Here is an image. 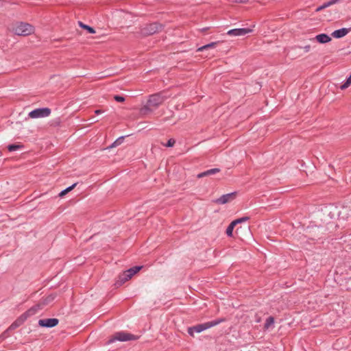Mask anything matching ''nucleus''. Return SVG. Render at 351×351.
Segmentation results:
<instances>
[{"mask_svg":"<svg viewBox=\"0 0 351 351\" xmlns=\"http://www.w3.org/2000/svg\"><path fill=\"white\" fill-rule=\"evenodd\" d=\"M167 96L163 92H160L150 95L147 104L141 108V114L145 115L151 112L152 111V108H158L165 101V99H167Z\"/></svg>","mask_w":351,"mask_h":351,"instance_id":"nucleus-1","label":"nucleus"},{"mask_svg":"<svg viewBox=\"0 0 351 351\" xmlns=\"http://www.w3.org/2000/svg\"><path fill=\"white\" fill-rule=\"evenodd\" d=\"M142 266H135L131 267L126 271H123L122 274H119L118 276V279L114 283V286L116 287H119L122 286L125 282L129 280L132 277L138 272L141 269Z\"/></svg>","mask_w":351,"mask_h":351,"instance_id":"nucleus-2","label":"nucleus"},{"mask_svg":"<svg viewBox=\"0 0 351 351\" xmlns=\"http://www.w3.org/2000/svg\"><path fill=\"white\" fill-rule=\"evenodd\" d=\"M223 319H218L211 322H208L206 323L195 325L192 327H189L188 328V333L191 336H193L195 333H199L205 330H207L211 327L218 325L219 324L223 322Z\"/></svg>","mask_w":351,"mask_h":351,"instance_id":"nucleus-3","label":"nucleus"},{"mask_svg":"<svg viewBox=\"0 0 351 351\" xmlns=\"http://www.w3.org/2000/svg\"><path fill=\"white\" fill-rule=\"evenodd\" d=\"M138 337L125 331L115 332L108 340V343H114L116 341H128L138 339Z\"/></svg>","mask_w":351,"mask_h":351,"instance_id":"nucleus-4","label":"nucleus"},{"mask_svg":"<svg viewBox=\"0 0 351 351\" xmlns=\"http://www.w3.org/2000/svg\"><path fill=\"white\" fill-rule=\"evenodd\" d=\"M13 31L16 35L26 36L32 34L34 28L29 23L21 22L14 27Z\"/></svg>","mask_w":351,"mask_h":351,"instance_id":"nucleus-5","label":"nucleus"},{"mask_svg":"<svg viewBox=\"0 0 351 351\" xmlns=\"http://www.w3.org/2000/svg\"><path fill=\"white\" fill-rule=\"evenodd\" d=\"M36 312L37 306L32 307L28 311L22 314L16 321H14L10 326V329H15L18 328L24 323L28 317L36 314Z\"/></svg>","mask_w":351,"mask_h":351,"instance_id":"nucleus-6","label":"nucleus"},{"mask_svg":"<svg viewBox=\"0 0 351 351\" xmlns=\"http://www.w3.org/2000/svg\"><path fill=\"white\" fill-rule=\"evenodd\" d=\"M51 109L49 108H36L29 113V117L32 119L43 118L49 116Z\"/></svg>","mask_w":351,"mask_h":351,"instance_id":"nucleus-7","label":"nucleus"},{"mask_svg":"<svg viewBox=\"0 0 351 351\" xmlns=\"http://www.w3.org/2000/svg\"><path fill=\"white\" fill-rule=\"evenodd\" d=\"M237 192H232L221 195L220 197L216 199L214 202L218 204H225L232 202L236 198Z\"/></svg>","mask_w":351,"mask_h":351,"instance_id":"nucleus-8","label":"nucleus"},{"mask_svg":"<svg viewBox=\"0 0 351 351\" xmlns=\"http://www.w3.org/2000/svg\"><path fill=\"white\" fill-rule=\"evenodd\" d=\"M59 320L56 318L43 319L38 321V325L45 328H52L58 324Z\"/></svg>","mask_w":351,"mask_h":351,"instance_id":"nucleus-9","label":"nucleus"},{"mask_svg":"<svg viewBox=\"0 0 351 351\" xmlns=\"http://www.w3.org/2000/svg\"><path fill=\"white\" fill-rule=\"evenodd\" d=\"M252 32V29L250 28H237L229 30L227 32V34L231 36H245V34H249Z\"/></svg>","mask_w":351,"mask_h":351,"instance_id":"nucleus-10","label":"nucleus"},{"mask_svg":"<svg viewBox=\"0 0 351 351\" xmlns=\"http://www.w3.org/2000/svg\"><path fill=\"white\" fill-rule=\"evenodd\" d=\"M162 27L160 24L154 23L148 25L147 27V33L149 34H154L162 29Z\"/></svg>","mask_w":351,"mask_h":351,"instance_id":"nucleus-11","label":"nucleus"},{"mask_svg":"<svg viewBox=\"0 0 351 351\" xmlns=\"http://www.w3.org/2000/svg\"><path fill=\"white\" fill-rule=\"evenodd\" d=\"M351 30V28H350ZM350 32V29L341 28L334 31L332 36L335 38H341L347 35Z\"/></svg>","mask_w":351,"mask_h":351,"instance_id":"nucleus-12","label":"nucleus"},{"mask_svg":"<svg viewBox=\"0 0 351 351\" xmlns=\"http://www.w3.org/2000/svg\"><path fill=\"white\" fill-rule=\"evenodd\" d=\"M312 40H317L319 43H327L331 40V38L326 34H320L317 35Z\"/></svg>","mask_w":351,"mask_h":351,"instance_id":"nucleus-13","label":"nucleus"},{"mask_svg":"<svg viewBox=\"0 0 351 351\" xmlns=\"http://www.w3.org/2000/svg\"><path fill=\"white\" fill-rule=\"evenodd\" d=\"M219 171H220V169H219V168L210 169H208L207 171H205L204 172L199 173L197 175V178H203L205 176H210L214 175L217 173H219Z\"/></svg>","mask_w":351,"mask_h":351,"instance_id":"nucleus-14","label":"nucleus"},{"mask_svg":"<svg viewBox=\"0 0 351 351\" xmlns=\"http://www.w3.org/2000/svg\"><path fill=\"white\" fill-rule=\"evenodd\" d=\"M53 299H54V297L52 295H49V296L47 297L46 298H45L43 300V301L42 302V304H38L36 306H37V311L38 309L41 308V306L46 305V304H49V302L53 301Z\"/></svg>","mask_w":351,"mask_h":351,"instance_id":"nucleus-15","label":"nucleus"},{"mask_svg":"<svg viewBox=\"0 0 351 351\" xmlns=\"http://www.w3.org/2000/svg\"><path fill=\"white\" fill-rule=\"evenodd\" d=\"M217 42H213V43H210L209 44L205 45L204 46H202V47H199L197 49V51H202L206 50V49L213 48V47H215L217 45Z\"/></svg>","mask_w":351,"mask_h":351,"instance_id":"nucleus-16","label":"nucleus"},{"mask_svg":"<svg viewBox=\"0 0 351 351\" xmlns=\"http://www.w3.org/2000/svg\"><path fill=\"white\" fill-rule=\"evenodd\" d=\"M79 26L82 28L86 29L88 33L90 34H95V30L90 26L84 24L82 22L79 21L78 22Z\"/></svg>","mask_w":351,"mask_h":351,"instance_id":"nucleus-17","label":"nucleus"},{"mask_svg":"<svg viewBox=\"0 0 351 351\" xmlns=\"http://www.w3.org/2000/svg\"><path fill=\"white\" fill-rule=\"evenodd\" d=\"M274 324V318L273 317L270 316L266 319L265 325H264V328L265 329H269V328L273 326Z\"/></svg>","mask_w":351,"mask_h":351,"instance_id":"nucleus-18","label":"nucleus"},{"mask_svg":"<svg viewBox=\"0 0 351 351\" xmlns=\"http://www.w3.org/2000/svg\"><path fill=\"white\" fill-rule=\"evenodd\" d=\"M77 184V183H74L71 186L67 187L66 189L62 190L60 193H59V196L60 197H63L64 195H65L67 193L70 192L71 190H73L75 186Z\"/></svg>","mask_w":351,"mask_h":351,"instance_id":"nucleus-19","label":"nucleus"},{"mask_svg":"<svg viewBox=\"0 0 351 351\" xmlns=\"http://www.w3.org/2000/svg\"><path fill=\"white\" fill-rule=\"evenodd\" d=\"M351 84V74L347 78L346 81L340 86L341 90H345L348 88Z\"/></svg>","mask_w":351,"mask_h":351,"instance_id":"nucleus-20","label":"nucleus"},{"mask_svg":"<svg viewBox=\"0 0 351 351\" xmlns=\"http://www.w3.org/2000/svg\"><path fill=\"white\" fill-rule=\"evenodd\" d=\"M23 146L22 145L12 144L8 146V149L10 152H14L19 149H21Z\"/></svg>","mask_w":351,"mask_h":351,"instance_id":"nucleus-21","label":"nucleus"},{"mask_svg":"<svg viewBox=\"0 0 351 351\" xmlns=\"http://www.w3.org/2000/svg\"><path fill=\"white\" fill-rule=\"evenodd\" d=\"M123 141V136L118 138L108 148L110 149L120 145L121 143H122Z\"/></svg>","mask_w":351,"mask_h":351,"instance_id":"nucleus-22","label":"nucleus"},{"mask_svg":"<svg viewBox=\"0 0 351 351\" xmlns=\"http://www.w3.org/2000/svg\"><path fill=\"white\" fill-rule=\"evenodd\" d=\"M329 6H330V4H329V2L328 1L326 2L324 4H322V5L317 7L316 8L315 11L316 12H319V11H321V10H324V9H325V8L329 7Z\"/></svg>","mask_w":351,"mask_h":351,"instance_id":"nucleus-23","label":"nucleus"},{"mask_svg":"<svg viewBox=\"0 0 351 351\" xmlns=\"http://www.w3.org/2000/svg\"><path fill=\"white\" fill-rule=\"evenodd\" d=\"M114 99L118 102H123L125 101V97L121 95H114Z\"/></svg>","mask_w":351,"mask_h":351,"instance_id":"nucleus-24","label":"nucleus"},{"mask_svg":"<svg viewBox=\"0 0 351 351\" xmlns=\"http://www.w3.org/2000/svg\"><path fill=\"white\" fill-rule=\"evenodd\" d=\"M175 143H176V141H175V140H174V139H173V138H170V139L167 141V144H165V145L166 147H173V146L174 145Z\"/></svg>","mask_w":351,"mask_h":351,"instance_id":"nucleus-25","label":"nucleus"},{"mask_svg":"<svg viewBox=\"0 0 351 351\" xmlns=\"http://www.w3.org/2000/svg\"><path fill=\"white\" fill-rule=\"evenodd\" d=\"M233 230H234V228H231V226H228L227 229H226V234L228 237H232Z\"/></svg>","mask_w":351,"mask_h":351,"instance_id":"nucleus-26","label":"nucleus"},{"mask_svg":"<svg viewBox=\"0 0 351 351\" xmlns=\"http://www.w3.org/2000/svg\"><path fill=\"white\" fill-rule=\"evenodd\" d=\"M250 218L248 217H241V218H239V219H237L236 220L237 221H239V223H241L242 222H245L247 221Z\"/></svg>","mask_w":351,"mask_h":351,"instance_id":"nucleus-27","label":"nucleus"},{"mask_svg":"<svg viewBox=\"0 0 351 351\" xmlns=\"http://www.w3.org/2000/svg\"><path fill=\"white\" fill-rule=\"evenodd\" d=\"M239 224V221H237L236 219L232 221L229 226H231V228H234V227Z\"/></svg>","mask_w":351,"mask_h":351,"instance_id":"nucleus-28","label":"nucleus"},{"mask_svg":"<svg viewBox=\"0 0 351 351\" xmlns=\"http://www.w3.org/2000/svg\"><path fill=\"white\" fill-rule=\"evenodd\" d=\"M239 224V221H237L236 219L232 221L229 226H231V228H234V227Z\"/></svg>","mask_w":351,"mask_h":351,"instance_id":"nucleus-29","label":"nucleus"},{"mask_svg":"<svg viewBox=\"0 0 351 351\" xmlns=\"http://www.w3.org/2000/svg\"><path fill=\"white\" fill-rule=\"evenodd\" d=\"M232 1L237 3H246L249 0H232Z\"/></svg>","mask_w":351,"mask_h":351,"instance_id":"nucleus-30","label":"nucleus"},{"mask_svg":"<svg viewBox=\"0 0 351 351\" xmlns=\"http://www.w3.org/2000/svg\"><path fill=\"white\" fill-rule=\"evenodd\" d=\"M343 0H330L328 2H329L330 5H332L335 4V3L341 2Z\"/></svg>","mask_w":351,"mask_h":351,"instance_id":"nucleus-31","label":"nucleus"},{"mask_svg":"<svg viewBox=\"0 0 351 351\" xmlns=\"http://www.w3.org/2000/svg\"><path fill=\"white\" fill-rule=\"evenodd\" d=\"M303 49H304L305 52H308L311 49V46L310 45H306L303 47Z\"/></svg>","mask_w":351,"mask_h":351,"instance_id":"nucleus-32","label":"nucleus"},{"mask_svg":"<svg viewBox=\"0 0 351 351\" xmlns=\"http://www.w3.org/2000/svg\"><path fill=\"white\" fill-rule=\"evenodd\" d=\"M102 112H103V111H102L101 110H95V113L96 114H101Z\"/></svg>","mask_w":351,"mask_h":351,"instance_id":"nucleus-33","label":"nucleus"},{"mask_svg":"<svg viewBox=\"0 0 351 351\" xmlns=\"http://www.w3.org/2000/svg\"><path fill=\"white\" fill-rule=\"evenodd\" d=\"M207 29H208V28H204V29H202V31H206Z\"/></svg>","mask_w":351,"mask_h":351,"instance_id":"nucleus-34","label":"nucleus"}]
</instances>
